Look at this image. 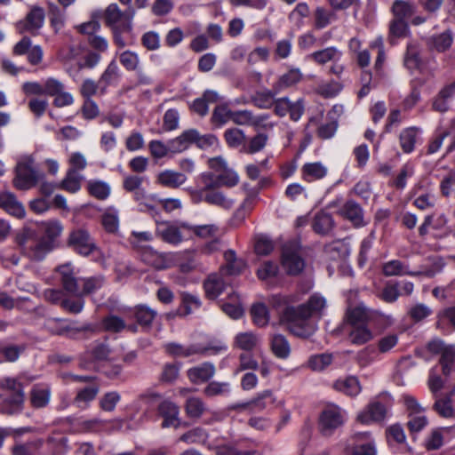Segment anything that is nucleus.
Returning a JSON list of instances; mask_svg holds the SVG:
<instances>
[{"instance_id":"nucleus-1","label":"nucleus","mask_w":455,"mask_h":455,"mask_svg":"<svg viewBox=\"0 0 455 455\" xmlns=\"http://www.w3.org/2000/svg\"><path fill=\"white\" fill-rule=\"evenodd\" d=\"M271 304L278 310L280 320L288 324V329L295 336L309 338L315 327L308 320L312 316L320 315L325 307V299L318 294L310 296L306 303L298 307L290 306V296L275 294L271 297Z\"/></svg>"},{"instance_id":"nucleus-2","label":"nucleus","mask_w":455,"mask_h":455,"mask_svg":"<svg viewBox=\"0 0 455 455\" xmlns=\"http://www.w3.org/2000/svg\"><path fill=\"white\" fill-rule=\"evenodd\" d=\"M392 19L388 24L387 39L394 44L396 39L410 36V24L419 26L425 22V18L417 14V8L411 2L395 0L390 7Z\"/></svg>"},{"instance_id":"nucleus-3","label":"nucleus","mask_w":455,"mask_h":455,"mask_svg":"<svg viewBox=\"0 0 455 455\" xmlns=\"http://www.w3.org/2000/svg\"><path fill=\"white\" fill-rule=\"evenodd\" d=\"M369 320L364 307L357 306L347 310L342 328L351 344L362 346L373 339V332L368 326Z\"/></svg>"},{"instance_id":"nucleus-4","label":"nucleus","mask_w":455,"mask_h":455,"mask_svg":"<svg viewBox=\"0 0 455 455\" xmlns=\"http://www.w3.org/2000/svg\"><path fill=\"white\" fill-rule=\"evenodd\" d=\"M15 176L12 180L13 187L19 190H28L42 180L44 174L39 172L31 156L20 159L15 166Z\"/></svg>"},{"instance_id":"nucleus-5","label":"nucleus","mask_w":455,"mask_h":455,"mask_svg":"<svg viewBox=\"0 0 455 455\" xmlns=\"http://www.w3.org/2000/svg\"><path fill=\"white\" fill-rule=\"evenodd\" d=\"M281 264L289 275H299L306 267L302 246L297 239L287 241L282 247Z\"/></svg>"},{"instance_id":"nucleus-6","label":"nucleus","mask_w":455,"mask_h":455,"mask_svg":"<svg viewBox=\"0 0 455 455\" xmlns=\"http://www.w3.org/2000/svg\"><path fill=\"white\" fill-rule=\"evenodd\" d=\"M66 244L82 257H89L100 252L94 238L87 229L82 228H75L68 233Z\"/></svg>"},{"instance_id":"nucleus-7","label":"nucleus","mask_w":455,"mask_h":455,"mask_svg":"<svg viewBox=\"0 0 455 455\" xmlns=\"http://www.w3.org/2000/svg\"><path fill=\"white\" fill-rule=\"evenodd\" d=\"M46 12L44 7L32 4L23 19L14 24L15 30L20 35L28 34L36 36L40 34L45 21Z\"/></svg>"},{"instance_id":"nucleus-8","label":"nucleus","mask_w":455,"mask_h":455,"mask_svg":"<svg viewBox=\"0 0 455 455\" xmlns=\"http://www.w3.org/2000/svg\"><path fill=\"white\" fill-rule=\"evenodd\" d=\"M227 346L221 343L208 346H202L200 344L183 346L179 343L171 342L164 345L165 352L174 357H189L196 355H217L222 351H227Z\"/></svg>"},{"instance_id":"nucleus-9","label":"nucleus","mask_w":455,"mask_h":455,"mask_svg":"<svg viewBox=\"0 0 455 455\" xmlns=\"http://www.w3.org/2000/svg\"><path fill=\"white\" fill-rule=\"evenodd\" d=\"M44 329L52 335L66 336L70 339H76L81 332L93 331L91 324L76 325V323H68L61 318H49L44 323Z\"/></svg>"},{"instance_id":"nucleus-10","label":"nucleus","mask_w":455,"mask_h":455,"mask_svg":"<svg viewBox=\"0 0 455 455\" xmlns=\"http://www.w3.org/2000/svg\"><path fill=\"white\" fill-rule=\"evenodd\" d=\"M345 422V411L331 404L325 407L319 417V429L323 435H331Z\"/></svg>"},{"instance_id":"nucleus-11","label":"nucleus","mask_w":455,"mask_h":455,"mask_svg":"<svg viewBox=\"0 0 455 455\" xmlns=\"http://www.w3.org/2000/svg\"><path fill=\"white\" fill-rule=\"evenodd\" d=\"M134 11L127 8L121 11L116 4H109L104 13V20L111 29L121 28L122 30H132V20Z\"/></svg>"},{"instance_id":"nucleus-12","label":"nucleus","mask_w":455,"mask_h":455,"mask_svg":"<svg viewBox=\"0 0 455 455\" xmlns=\"http://www.w3.org/2000/svg\"><path fill=\"white\" fill-rule=\"evenodd\" d=\"M305 111V104L302 99L291 101L288 97L275 99L274 101V112L276 116L283 117L289 115L291 121L297 122Z\"/></svg>"},{"instance_id":"nucleus-13","label":"nucleus","mask_w":455,"mask_h":455,"mask_svg":"<svg viewBox=\"0 0 455 455\" xmlns=\"http://www.w3.org/2000/svg\"><path fill=\"white\" fill-rule=\"evenodd\" d=\"M20 245L23 253L33 260H42L46 254L54 249L42 236L39 238H26L20 242Z\"/></svg>"},{"instance_id":"nucleus-14","label":"nucleus","mask_w":455,"mask_h":455,"mask_svg":"<svg viewBox=\"0 0 455 455\" xmlns=\"http://www.w3.org/2000/svg\"><path fill=\"white\" fill-rule=\"evenodd\" d=\"M56 272L63 289L76 296L79 293V286L73 265L70 262L62 264L56 268Z\"/></svg>"},{"instance_id":"nucleus-15","label":"nucleus","mask_w":455,"mask_h":455,"mask_svg":"<svg viewBox=\"0 0 455 455\" xmlns=\"http://www.w3.org/2000/svg\"><path fill=\"white\" fill-rule=\"evenodd\" d=\"M223 258L225 262L220 267V272L224 275H239L247 267L246 261L243 258L237 257L234 250H227Z\"/></svg>"},{"instance_id":"nucleus-16","label":"nucleus","mask_w":455,"mask_h":455,"mask_svg":"<svg viewBox=\"0 0 455 455\" xmlns=\"http://www.w3.org/2000/svg\"><path fill=\"white\" fill-rule=\"evenodd\" d=\"M338 214L350 221L355 228L363 227L366 224L363 220V208L354 200L346 201L338 211Z\"/></svg>"},{"instance_id":"nucleus-17","label":"nucleus","mask_w":455,"mask_h":455,"mask_svg":"<svg viewBox=\"0 0 455 455\" xmlns=\"http://www.w3.org/2000/svg\"><path fill=\"white\" fill-rule=\"evenodd\" d=\"M158 413L164 418L162 427H174L178 428L180 425L179 418L180 410L178 405L169 400L161 402L157 408Z\"/></svg>"},{"instance_id":"nucleus-18","label":"nucleus","mask_w":455,"mask_h":455,"mask_svg":"<svg viewBox=\"0 0 455 455\" xmlns=\"http://www.w3.org/2000/svg\"><path fill=\"white\" fill-rule=\"evenodd\" d=\"M352 439L354 441L352 455H376L375 443L369 432L355 433Z\"/></svg>"},{"instance_id":"nucleus-19","label":"nucleus","mask_w":455,"mask_h":455,"mask_svg":"<svg viewBox=\"0 0 455 455\" xmlns=\"http://www.w3.org/2000/svg\"><path fill=\"white\" fill-rule=\"evenodd\" d=\"M455 389L435 396L433 410L443 419H455V406L453 405L452 396Z\"/></svg>"},{"instance_id":"nucleus-20","label":"nucleus","mask_w":455,"mask_h":455,"mask_svg":"<svg viewBox=\"0 0 455 455\" xmlns=\"http://www.w3.org/2000/svg\"><path fill=\"white\" fill-rule=\"evenodd\" d=\"M303 79V74L299 68H290L287 72L279 76L273 85L275 93L297 85Z\"/></svg>"},{"instance_id":"nucleus-21","label":"nucleus","mask_w":455,"mask_h":455,"mask_svg":"<svg viewBox=\"0 0 455 455\" xmlns=\"http://www.w3.org/2000/svg\"><path fill=\"white\" fill-rule=\"evenodd\" d=\"M223 275L220 272L212 273L204 280V289L206 298L215 299L223 292L226 288Z\"/></svg>"},{"instance_id":"nucleus-22","label":"nucleus","mask_w":455,"mask_h":455,"mask_svg":"<svg viewBox=\"0 0 455 455\" xmlns=\"http://www.w3.org/2000/svg\"><path fill=\"white\" fill-rule=\"evenodd\" d=\"M136 251L140 259L147 265L156 269H164L167 267L165 256L153 250L152 247H140V250Z\"/></svg>"},{"instance_id":"nucleus-23","label":"nucleus","mask_w":455,"mask_h":455,"mask_svg":"<svg viewBox=\"0 0 455 455\" xmlns=\"http://www.w3.org/2000/svg\"><path fill=\"white\" fill-rule=\"evenodd\" d=\"M110 348L106 342L95 341L82 356L80 362L81 368H87V358H92L94 361L107 360L110 355Z\"/></svg>"},{"instance_id":"nucleus-24","label":"nucleus","mask_w":455,"mask_h":455,"mask_svg":"<svg viewBox=\"0 0 455 455\" xmlns=\"http://www.w3.org/2000/svg\"><path fill=\"white\" fill-rule=\"evenodd\" d=\"M100 392V386L97 383L80 388L77 390L73 399V403L81 410H85L90 403L96 398Z\"/></svg>"},{"instance_id":"nucleus-25","label":"nucleus","mask_w":455,"mask_h":455,"mask_svg":"<svg viewBox=\"0 0 455 455\" xmlns=\"http://www.w3.org/2000/svg\"><path fill=\"white\" fill-rule=\"evenodd\" d=\"M215 373V366L212 363H204L188 370L187 376L194 383H203L208 381Z\"/></svg>"},{"instance_id":"nucleus-26","label":"nucleus","mask_w":455,"mask_h":455,"mask_svg":"<svg viewBox=\"0 0 455 455\" xmlns=\"http://www.w3.org/2000/svg\"><path fill=\"white\" fill-rule=\"evenodd\" d=\"M216 187L212 183L208 184V193L204 197L205 203L224 210H230L235 204V200L228 197L223 192L215 189Z\"/></svg>"},{"instance_id":"nucleus-27","label":"nucleus","mask_w":455,"mask_h":455,"mask_svg":"<svg viewBox=\"0 0 455 455\" xmlns=\"http://www.w3.org/2000/svg\"><path fill=\"white\" fill-rule=\"evenodd\" d=\"M187 176L173 170H164L156 176V182L165 188H178L187 181Z\"/></svg>"},{"instance_id":"nucleus-28","label":"nucleus","mask_w":455,"mask_h":455,"mask_svg":"<svg viewBox=\"0 0 455 455\" xmlns=\"http://www.w3.org/2000/svg\"><path fill=\"white\" fill-rule=\"evenodd\" d=\"M0 207L12 216L21 219L25 216V208L11 192L0 194Z\"/></svg>"},{"instance_id":"nucleus-29","label":"nucleus","mask_w":455,"mask_h":455,"mask_svg":"<svg viewBox=\"0 0 455 455\" xmlns=\"http://www.w3.org/2000/svg\"><path fill=\"white\" fill-rule=\"evenodd\" d=\"M386 407L379 402L371 403L365 411L357 416V420L363 424H369L373 421H380L386 416Z\"/></svg>"},{"instance_id":"nucleus-30","label":"nucleus","mask_w":455,"mask_h":455,"mask_svg":"<svg viewBox=\"0 0 455 455\" xmlns=\"http://www.w3.org/2000/svg\"><path fill=\"white\" fill-rule=\"evenodd\" d=\"M327 173V167L321 162L307 163L301 167V178L307 182L322 180Z\"/></svg>"},{"instance_id":"nucleus-31","label":"nucleus","mask_w":455,"mask_h":455,"mask_svg":"<svg viewBox=\"0 0 455 455\" xmlns=\"http://www.w3.org/2000/svg\"><path fill=\"white\" fill-rule=\"evenodd\" d=\"M338 19L335 12L323 6H317L313 13V28L322 30L336 21Z\"/></svg>"},{"instance_id":"nucleus-32","label":"nucleus","mask_w":455,"mask_h":455,"mask_svg":"<svg viewBox=\"0 0 455 455\" xmlns=\"http://www.w3.org/2000/svg\"><path fill=\"white\" fill-rule=\"evenodd\" d=\"M48 17L52 28L59 33L65 27L66 10L53 2H47Z\"/></svg>"},{"instance_id":"nucleus-33","label":"nucleus","mask_w":455,"mask_h":455,"mask_svg":"<svg viewBox=\"0 0 455 455\" xmlns=\"http://www.w3.org/2000/svg\"><path fill=\"white\" fill-rule=\"evenodd\" d=\"M132 316L142 328L149 329L153 321L157 315V312L147 305H138L132 309Z\"/></svg>"},{"instance_id":"nucleus-34","label":"nucleus","mask_w":455,"mask_h":455,"mask_svg":"<svg viewBox=\"0 0 455 455\" xmlns=\"http://www.w3.org/2000/svg\"><path fill=\"white\" fill-rule=\"evenodd\" d=\"M333 388L348 396H356L361 392L359 379L355 376L339 379L333 383Z\"/></svg>"},{"instance_id":"nucleus-35","label":"nucleus","mask_w":455,"mask_h":455,"mask_svg":"<svg viewBox=\"0 0 455 455\" xmlns=\"http://www.w3.org/2000/svg\"><path fill=\"white\" fill-rule=\"evenodd\" d=\"M119 77L120 73L117 64L115 60H112L99 79L100 84H101L100 88V95H104L107 92L108 87L116 84Z\"/></svg>"},{"instance_id":"nucleus-36","label":"nucleus","mask_w":455,"mask_h":455,"mask_svg":"<svg viewBox=\"0 0 455 455\" xmlns=\"http://www.w3.org/2000/svg\"><path fill=\"white\" fill-rule=\"evenodd\" d=\"M420 50L417 44L411 43L407 46L404 57V65L412 73L415 71L422 72L424 63L419 57Z\"/></svg>"},{"instance_id":"nucleus-37","label":"nucleus","mask_w":455,"mask_h":455,"mask_svg":"<svg viewBox=\"0 0 455 455\" xmlns=\"http://www.w3.org/2000/svg\"><path fill=\"white\" fill-rule=\"evenodd\" d=\"M24 394L12 395L3 400L0 404V413L5 415H15L22 411L24 407Z\"/></svg>"},{"instance_id":"nucleus-38","label":"nucleus","mask_w":455,"mask_h":455,"mask_svg":"<svg viewBox=\"0 0 455 455\" xmlns=\"http://www.w3.org/2000/svg\"><path fill=\"white\" fill-rule=\"evenodd\" d=\"M171 155L180 154L194 144L193 141V129H188L183 131L180 135L171 140Z\"/></svg>"},{"instance_id":"nucleus-39","label":"nucleus","mask_w":455,"mask_h":455,"mask_svg":"<svg viewBox=\"0 0 455 455\" xmlns=\"http://www.w3.org/2000/svg\"><path fill=\"white\" fill-rule=\"evenodd\" d=\"M251 403L252 411H262L275 407L277 399L271 390H264L251 399Z\"/></svg>"},{"instance_id":"nucleus-40","label":"nucleus","mask_w":455,"mask_h":455,"mask_svg":"<svg viewBox=\"0 0 455 455\" xmlns=\"http://www.w3.org/2000/svg\"><path fill=\"white\" fill-rule=\"evenodd\" d=\"M51 388L48 386L36 385L30 391V403L35 408H44L50 401Z\"/></svg>"},{"instance_id":"nucleus-41","label":"nucleus","mask_w":455,"mask_h":455,"mask_svg":"<svg viewBox=\"0 0 455 455\" xmlns=\"http://www.w3.org/2000/svg\"><path fill=\"white\" fill-rule=\"evenodd\" d=\"M341 52L334 46L327 47L309 55V59L319 65H323L329 61H338L341 58Z\"/></svg>"},{"instance_id":"nucleus-42","label":"nucleus","mask_w":455,"mask_h":455,"mask_svg":"<svg viewBox=\"0 0 455 455\" xmlns=\"http://www.w3.org/2000/svg\"><path fill=\"white\" fill-rule=\"evenodd\" d=\"M335 222L332 216L325 212H317L313 220V229L320 235H327L334 228Z\"/></svg>"},{"instance_id":"nucleus-43","label":"nucleus","mask_w":455,"mask_h":455,"mask_svg":"<svg viewBox=\"0 0 455 455\" xmlns=\"http://www.w3.org/2000/svg\"><path fill=\"white\" fill-rule=\"evenodd\" d=\"M159 236L166 243L172 244H178L182 242L183 236L180 230L168 223H162L156 229Z\"/></svg>"},{"instance_id":"nucleus-44","label":"nucleus","mask_w":455,"mask_h":455,"mask_svg":"<svg viewBox=\"0 0 455 455\" xmlns=\"http://www.w3.org/2000/svg\"><path fill=\"white\" fill-rule=\"evenodd\" d=\"M455 435V426L436 427L432 429L428 437V450H439L444 443V435Z\"/></svg>"},{"instance_id":"nucleus-45","label":"nucleus","mask_w":455,"mask_h":455,"mask_svg":"<svg viewBox=\"0 0 455 455\" xmlns=\"http://www.w3.org/2000/svg\"><path fill=\"white\" fill-rule=\"evenodd\" d=\"M233 110L229 108L227 103L217 105L211 116V124L217 128H220L231 121Z\"/></svg>"},{"instance_id":"nucleus-46","label":"nucleus","mask_w":455,"mask_h":455,"mask_svg":"<svg viewBox=\"0 0 455 455\" xmlns=\"http://www.w3.org/2000/svg\"><path fill=\"white\" fill-rule=\"evenodd\" d=\"M180 299L181 315H188L202 306V301L199 296L188 291H182L180 293Z\"/></svg>"},{"instance_id":"nucleus-47","label":"nucleus","mask_w":455,"mask_h":455,"mask_svg":"<svg viewBox=\"0 0 455 455\" xmlns=\"http://www.w3.org/2000/svg\"><path fill=\"white\" fill-rule=\"evenodd\" d=\"M87 191L90 196L98 200H106L110 195V186L102 180H92L87 183Z\"/></svg>"},{"instance_id":"nucleus-48","label":"nucleus","mask_w":455,"mask_h":455,"mask_svg":"<svg viewBox=\"0 0 455 455\" xmlns=\"http://www.w3.org/2000/svg\"><path fill=\"white\" fill-rule=\"evenodd\" d=\"M271 349L274 355L280 359H286L291 353L290 343L282 334L273 336L271 339Z\"/></svg>"},{"instance_id":"nucleus-49","label":"nucleus","mask_w":455,"mask_h":455,"mask_svg":"<svg viewBox=\"0 0 455 455\" xmlns=\"http://www.w3.org/2000/svg\"><path fill=\"white\" fill-rule=\"evenodd\" d=\"M63 232V226L59 220H50L44 224V235L42 237L53 248L57 247V239Z\"/></svg>"},{"instance_id":"nucleus-50","label":"nucleus","mask_w":455,"mask_h":455,"mask_svg":"<svg viewBox=\"0 0 455 455\" xmlns=\"http://www.w3.org/2000/svg\"><path fill=\"white\" fill-rule=\"evenodd\" d=\"M259 342V338L251 331L240 332L234 339V346L244 351L253 350Z\"/></svg>"},{"instance_id":"nucleus-51","label":"nucleus","mask_w":455,"mask_h":455,"mask_svg":"<svg viewBox=\"0 0 455 455\" xmlns=\"http://www.w3.org/2000/svg\"><path fill=\"white\" fill-rule=\"evenodd\" d=\"M182 227L191 231L195 235L203 239H212L219 233V227L215 224L190 226L183 224Z\"/></svg>"},{"instance_id":"nucleus-52","label":"nucleus","mask_w":455,"mask_h":455,"mask_svg":"<svg viewBox=\"0 0 455 455\" xmlns=\"http://www.w3.org/2000/svg\"><path fill=\"white\" fill-rule=\"evenodd\" d=\"M81 281L83 282V288L81 290L79 289V293L76 295L77 297L89 295L99 291L103 286L105 278L103 275H99L83 278Z\"/></svg>"},{"instance_id":"nucleus-53","label":"nucleus","mask_w":455,"mask_h":455,"mask_svg":"<svg viewBox=\"0 0 455 455\" xmlns=\"http://www.w3.org/2000/svg\"><path fill=\"white\" fill-rule=\"evenodd\" d=\"M83 176L74 172L68 170L66 177L59 184V188L64 189L69 193H76L81 188V180Z\"/></svg>"},{"instance_id":"nucleus-54","label":"nucleus","mask_w":455,"mask_h":455,"mask_svg":"<svg viewBox=\"0 0 455 455\" xmlns=\"http://www.w3.org/2000/svg\"><path fill=\"white\" fill-rule=\"evenodd\" d=\"M442 367V372L445 377H449L455 366V344H450L444 350V353L439 359Z\"/></svg>"},{"instance_id":"nucleus-55","label":"nucleus","mask_w":455,"mask_h":455,"mask_svg":"<svg viewBox=\"0 0 455 455\" xmlns=\"http://www.w3.org/2000/svg\"><path fill=\"white\" fill-rule=\"evenodd\" d=\"M268 135L266 132H257L252 136L248 143L243 146V151L246 154H255L261 151L267 144Z\"/></svg>"},{"instance_id":"nucleus-56","label":"nucleus","mask_w":455,"mask_h":455,"mask_svg":"<svg viewBox=\"0 0 455 455\" xmlns=\"http://www.w3.org/2000/svg\"><path fill=\"white\" fill-rule=\"evenodd\" d=\"M239 182V177L237 173L228 167L224 170L221 173H219L215 177V180L212 183L217 187L224 186L227 188H233Z\"/></svg>"},{"instance_id":"nucleus-57","label":"nucleus","mask_w":455,"mask_h":455,"mask_svg":"<svg viewBox=\"0 0 455 455\" xmlns=\"http://www.w3.org/2000/svg\"><path fill=\"white\" fill-rule=\"evenodd\" d=\"M276 125L269 114L253 115L251 121V127L257 132H266L272 130Z\"/></svg>"},{"instance_id":"nucleus-58","label":"nucleus","mask_w":455,"mask_h":455,"mask_svg":"<svg viewBox=\"0 0 455 455\" xmlns=\"http://www.w3.org/2000/svg\"><path fill=\"white\" fill-rule=\"evenodd\" d=\"M193 141L198 148L203 150L217 146L219 143L216 135L212 133L202 135L196 129H193Z\"/></svg>"},{"instance_id":"nucleus-59","label":"nucleus","mask_w":455,"mask_h":455,"mask_svg":"<svg viewBox=\"0 0 455 455\" xmlns=\"http://www.w3.org/2000/svg\"><path fill=\"white\" fill-rule=\"evenodd\" d=\"M382 271L386 276L412 275V273L408 270L407 266L397 259L386 262L382 267Z\"/></svg>"},{"instance_id":"nucleus-60","label":"nucleus","mask_w":455,"mask_h":455,"mask_svg":"<svg viewBox=\"0 0 455 455\" xmlns=\"http://www.w3.org/2000/svg\"><path fill=\"white\" fill-rule=\"evenodd\" d=\"M101 223L108 233H116L119 227L118 212L114 208H109L102 215Z\"/></svg>"},{"instance_id":"nucleus-61","label":"nucleus","mask_w":455,"mask_h":455,"mask_svg":"<svg viewBox=\"0 0 455 455\" xmlns=\"http://www.w3.org/2000/svg\"><path fill=\"white\" fill-rule=\"evenodd\" d=\"M310 15V9L307 3H299L290 12L289 20L295 23L298 28L304 25V19Z\"/></svg>"},{"instance_id":"nucleus-62","label":"nucleus","mask_w":455,"mask_h":455,"mask_svg":"<svg viewBox=\"0 0 455 455\" xmlns=\"http://www.w3.org/2000/svg\"><path fill=\"white\" fill-rule=\"evenodd\" d=\"M451 88L444 86L433 100V108L439 112H445L449 108V100L453 98Z\"/></svg>"},{"instance_id":"nucleus-63","label":"nucleus","mask_w":455,"mask_h":455,"mask_svg":"<svg viewBox=\"0 0 455 455\" xmlns=\"http://www.w3.org/2000/svg\"><path fill=\"white\" fill-rule=\"evenodd\" d=\"M101 324L105 331L116 333L120 332L126 328L124 320L115 315L105 316L102 319Z\"/></svg>"},{"instance_id":"nucleus-64","label":"nucleus","mask_w":455,"mask_h":455,"mask_svg":"<svg viewBox=\"0 0 455 455\" xmlns=\"http://www.w3.org/2000/svg\"><path fill=\"white\" fill-rule=\"evenodd\" d=\"M120 400L121 395L118 392H107L99 400V406L102 411L111 412L115 411L116 406Z\"/></svg>"}]
</instances>
